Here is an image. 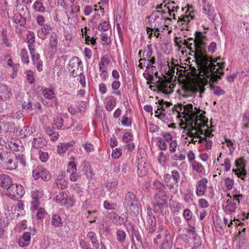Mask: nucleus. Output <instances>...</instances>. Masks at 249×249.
<instances>
[{
    "label": "nucleus",
    "mask_w": 249,
    "mask_h": 249,
    "mask_svg": "<svg viewBox=\"0 0 249 249\" xmlns=\"http://www.w3.org/2000/svg\"><path fill=\"white\" fill-rule=\"evenodd\" d=\"M206 38L207 37L203 35L202 32L196 31L195 33V38L190 37L187 40L189 42H193L194 48L192 53H194V58L199 69L201 71L204 72L207 77H210L212 74H213L212 71L215 72L216 70H215V66L213 63L212 59L205 55ZM218 78H220L218 75L216 73L214 74L212 78V81H216Z\"/></svg>",
    "instance_id": "1"
},
{
    "label": "nucleus",
    "mask_w": 249,
    "mask_h": 249,
    "mask_svg": "<svg viewBox=\"0 0 249 249\" xmlns=\"http://www.w3.org/2000/svg\"><path fill=\"white\" fill-rule=\"evenodd\" d=\"M7 156L4 162L7 170H16L18 165L24 167L26 165L25 158L23 154H16L13 151L7 152Z\"/></svg>",
    "instance_id": "2"
},
{
    "label": "nucleus",
    "mask_w": 249,
    "mask_h": 249,
    "mask_svg": "<svg viewBox=\"0 0 249 249\" xmlns=\"http://www.w3.org/2000/svg\"><path fill=\"white\" fill-rule=\"evenodd\" d=\"M180 180L179 173L177 170H173L171 174H166L164 181L170 191L175 194L178 192V182Z\"/></svg>",
    "instance_id": "3"
},
{
    "label": "nucleus",
    "mask_w": 249,
    "mask_h": 249,
    "mask_svg": "<svg viewBox=\"0 0 249 249\" xmlns=\"http://www.w3.org/2000/svg\"><path fill=\"white\" fill-rule=\"evenodd\" d=\"M193 106L191 104L186 105L184 106L183 108V111L181 112L184 115V117H188L190 118L188 119L189 121L191 123L192 122H195L196 124H198V121L203 122V125L204 126L205 124L207 122V118L204 116L203 114L199 115H196L195 112L193 110ZM186 120L187 118H185Z\"/></svg>",
    "instance_id": "4"
},
{
    "label": "nucleus",
    "mask_w": 249,
    "mask_h": 249,
    "mask_svg": "<svg viewBox=\"0 0 249 249\" xmlns=\"http://www.w3.org/2000/svg\"><path fill=\"white\" fill-rule=\"evenodd\" d=\"M211 59H212V61H213V64L215 66V70H216V71H215V72H213V74H217V75H218L220 77V78H218L217 79L216 81H215V82H213L212 81V78L213 77V76L214 75V74H212L211 76L210 77H207L205 74L204 73V72L203 71H200V70L199 69V67H198V69H196L195 67H191V71L195 74V75H197L198 74V70L199 71V72L200 73H203V76L204 77H205L206 78H208L209 79V82L210 83H216L217 81H218V79H220L221 78V76H223L224 75V72L223 71V69L224 68L225 66H224V62H217L216 63V64H215V63L216 62V60H214L213 59V58L212 57H210ZM196 63H197L196 62ZM197 66H198V65H197ZM213 73V72H212Z\"/></svg>",
    "instance_id": "5"
},
{
    "label": "nucleus",
    "mask_w": 249,
    "mask_h": 249,
    "mask_svg": "<svg viewBox=\"0 0 249 249\" xmlns=\"http://www.w3.org/2000/svg\"><path fill=\"white\" fill-rule=\"evenodd\" d=\"M82 64L81 61L76 56H73L70 59L68 67L70 76L76 77L78 76L79 74H82L83 67L81 66Z\"/></svg>",
    "instance_id": "6"
},
{
    "label": "nucleus",
    "mask_w": 249,
    "mask_h": 249,
    "mask_svg": "<svg viewBox=\"0 0 249 249\" xmlns=\"http://www.w3.org/2000/svg\"><path fill=\"white\" fill-rule=\"evenodd\" d=\"M152 74H154V76L157 77H159L156 85L159 91H161L164 94H169L173 91L172 84L168 79L166 78L163 79L159 77L158 71H156L155 73L152 72Z\"/></svg>",
    "instance_id": "7"
},
{
    "label": "nucleus",
    "mask_w": 249,
    "mask_h": 249,
    "mask_svg": "<svg viewBox=\"0 0 249 249\" xmlns=\"http://www.w3.org/2000/svg\"><path fill=\"white\" fill-rule=\"evenodd\" d=\"M7 190V194L12 198L15 199L21 198L25 192L23 187L16 183H12Z\"/></svg>",
    "instance_id": "8"
},
{
    "label": "nucleus",
    "mask_w": 249,
    "mask_h": 249,
    "mask_svg": "<svg viewBox=\"0 0 249 249\" xmlns=\"http://www.w3.org/2000/svg\"><path fill=\"white\" fill-rule=\"evenodd\" d=\"M33 177L35 180L41 179L47 181L50 179L51 174L44 168L41 166H37L32 171Z\"/></svg>",
    "instance_id": "9"
},
{
    "label": "nucleus",
    "mask_w": 249,
    "mask_h": 249,
    "mask_svg": "<svg viewBox=\"0 0 249 249\" xmlns=\"http://www.w3.org/2000/svg\"><path fill=\"white\" fill-rule=\"evenodd\" d=\"M17 99L21 103L23 109L32 110L33 109L30 95L27 92L20 91L18 93Z\"/></svg>",
    "instance_id": "10"
},
{
    "label": "nucleus",
    "mask_w": 249,
    "mask_h": 249,
    "mask_svg": "<svg viewBox=\"0 0 249 249\" xmlns=\"http://www.w3.org/2000/svg\"><path fill=\"white\" fill-rule=\"evenodd\" d=\"M154 198L160 208L163 209L164 206H167L169 196L165 189L155 191Z\"/></svg>",
    "instance_id": "11"
},
{
    "label": "nucleus",
    "mask_w": 249,
    "mask_h": 249,
    "mask_svg": "<svg viewBox=\"0 0 249 249\" xmlns=\"http://www.w3.org/2000/svg\"><path fill=\"white\" fill-rule=\"evenodd\" d=\"M124 205L126 208L129 207L130 210H131V208H133V209L136 210L137 212L138 211V206L136 196L133 193L130 191L126 193Z\"/></svg>",
    "instance_id": "12"
},
{
    "label": "nucleus",
    "mask_w": 249,
    "mask_h": 249,
    "mask_svg": "<svg viewBox=\"0 0 249 249\" xmlns=\"http://www.w3.org/2000/svg\"><path fill=\"white\" fill-rule=\"evenodd\" d=\"M36 232L35 228L30 227L28 231L24 232L22 236L18 239V243L19 246L21 247L28 246L30 243L31 235H34Z\"/></svg>",
    "instance_id": "13"
},
{
    "label": "nucleus",
    "mask_w": 249,
    "mask_h": 249,
    "mask_svg": "<svg viewBox=\"0 0 249 249\" xmlns=\"http://www.w3.org/2000/svg\"><path fill=\"white\" fill-rule=\"evenodd\" d=\"M132 229V240L136 249H142L143 248V244L142 238L139 231L136 230L134 226L129 223Z\"/></svg>",
    "instance_id": "14"
},
{
    "label": "nucleus",
    "mask_w": 249,
    "mask_h": 249,
    "mask_svg": "<svg viewBox=\"0 0 249 249\" xmlns=\"http://www.w3.org/2000/svg\"><path fill=\"white\" fill-rule=\"evenodd\" d=\"M208 179L206 178H203L198 181L196 184V194L198 196H201L204 195L207 188Z\"/></svg>",
    "instance_id": "15"
},
{
    "label": "nucleus",
    "mask_w": 249,
    "mask_h": 249,
    "mask_svg": "<svg viewBox=\"0 0 249 249\" xmlns=\"http://www.w3.org/2000/svg\"><path fill=\"white\" fill-rule=\"evenodd\" d=\"M26 11L24 12L23 16H21L20 14H16L13 18V21L17 24H18L20 26H23L26 23V19L29 16L28 8L27 6L22 8V10Z\"/></svg>",
    "instance_id": "16"
},
{
    "label": "nucleus",
    "mask_w": 249,
    "mask_h": 249,
    "mask_svg": "<svg viewBox=\"0 0 249 249\" xmlns=\"http://www.w3.org/2000/svg\"><path fill=\"white\" fill-rule=\"evenodd\" d=\"M107 217L109 218L114 223V224L117 225H121L122 224H124V226L126 227L127 231H129L128 227L127 226V225L129 224H126L125 222H124V218L120 216L116 213L111 212L108 213Z\"/></svg>",
    "instance_id": "17"
},
{
    "label": "nucleus",
    "mask_w": 249,
    "mask_h": 249,
    "mask_svg": "<svg viewBox=\"0 0 249 249\" xmlns=\"http://www.w3.org/2000/svg\"><path fill=\"white\" fill-rule=\"evenodd\" d=\"M87 243L89 244L90 242L92 246V249H98L100 247V243L97 240L96 234L93 231H89L88 233L86 238Z\"/></svg>",
    "instance_id": "18"
},
{
    "label": "nucleus",
    "mask_w": 249,
    "mask_h": 249,
    "mask_svg": "<svg viewBox=\"0 0 249 249\" xmlns=\"http://www.w3.org/2000/svg\"><path fill=\"white\" fill-rule=\"evenodd\" d=\"M11 89L6 85L2 84L0 87V99L2 101L9 99L11 95Z\"/></svg>",
    "instance_id": "19"
},
{
    "label": "nucleus",
    "mask_w": 249,
    "mask_h": 249,
    "mask_svg": "<svg viewBox=\"0 0 249 249\" xmlns=\"http://www.w3.org/2000/svg\"><path fill=\"white\" fill-rule=\"evenodd\" d=\"M20 142L19 140L12 138L10 141L5 144V147L10 149L11 151H18L21 148V147L19 146Z\"/></svg>",
    "instance_id": "20"
},
{
    "label": "nucleus",
    "mask_w": 249,
    "mask_h": 249,
    "mask_svg": "<svg viewBox=\"0 0 249 249\" xmlns=\"http://www.w3.org/2000/svg\"><path fill=\"white\" fill-rule=\"evenodd\" d=\"M13 183L12 178L8 175L1 174L0 175V186L7 189Z\"/></svg>",
    "instance_id": "21"
},
{
    "label": "nucleus",
    "mask_w": 249,
    "mask_h": 249,
    "mask_svg": "<svg viewBox=\"0 0 249 249\" xmlns=\"http://www.w3.org/2000/svg\"><path fill=\"white\" fill-rule=\"evenodd\" d=\"M47 142L45 139L38 137L34 138L32 142V146L36 149L43 148L46 145Z\"/></svg>",
    "instance_id": "22"
},
{
    "label": "nucleus",
    "mask_w": 249,
    "mask_h": 249,
    "mask_svg": "<svg viewBox=\"0 0 249 249\" xmlns=\"http://www.w3.org/2000/svg\"><path fill=\"white\" fill-rule=\"evenodd\" d=\"M56 202L61 205H67L68 204V196L64 192L60 193L56 196Z\"/></svg>",
    "instance_id": "23"
},
{
    "label": "nucleus",
    "mask_w": 249,
    "mask_h": 249,
    "mask_svg": "<svg viewBox=\"0 0 249 249\" xmlns=\"http://www.w3.org/2000/svg\"><path fill=\"white\" fill-rule=\"evenodd\" d=\"M33 8L36 12L40 13H44L46 11V8L44 6L43 3L40 0H36L33 5Z\"/></svg>",
    "instance_id": "24"
},
{
    "label": "nucleus",
    "mask_w": 249,
    "mask_h": 249,
    "mask_svg": "<svg viewBox=\"0 0 249 249\" xmlns=\"http://www.w3.org/2000/svg\"><path fill=\"white\" fill-rule=\"evenodd\" d=\"M153 54V50L151 48V46L148 45L147 47L144 50L142 56L143 58H140L139 61H146L147 59L151 58V56Z\"/></svg>",
    "instance_id": "25"
},
{
    "label": "nucleus",
    "mask_w": 249,
    "mask_h": 249,
    "mask_svg": "<svg viewBox=\"0 0 249 249\" xmlns=\"http://www.w3.org/2000/svg\"><path fill=\"white\" fill-rule=\"evenodd\" d=\"M50 47L53 52L56 51L57 45V36L55 33H52L50 37Z\"/></svg>",
    "instance_id": "26"
},
{
    "label": "nucleus",
    "mask_w": 249,
    "mask_h": 249,
    "mask_svg": "<svg viewBox=\"0 0 249 249\" xmlns=\"http://www.w3.org/2000/svg\"><path fill=\"white\" fill-rule=\"evenodd\" d=\"M228 196L230 197V199H228L227 201V205L225 207V212L232 213L235 211L236 206L235 203L231 201V196L229 195H228Z\"/></svg>",
    "instance_id": "27"
},
{
    "label": "nucleus",
    "mask_w": 249,
    "mask_h": 249,
    "mask_svg": "<svg viewBox=\"0 0 249 249\" xmlns=\"http://www.w3.org/2000/svg\"><path fill=\"white\" fill-rule=\"evenodd\" d=\"M55 127L53 126V128L48 126L45 128V131L50 136H53L52 140L53 141L56 140L59 136L58 132H56Z\"/></svg>",
    "instance_id": "28"
},
{
    "label": "nucleus",
    "mask_w": 249,
    "mask_h": 249,
    "mask_svg": "<svg viewBox=\"0 0 249 249\" xmlns=\"http://www.w3.org/2000/svg\"><path fill=\"white\" fill-rule=\"evenodd\" d=\"M171 0H164L163 3L165 4L164 7H166L168 10V13L170 16H172V13L175 12L174 6L175 5L176 3L171 1Z\"/></svg>",
    "instance_id": "29"
},
{
    "label": "nucleus",
    "mask_w": 249,
    "mask_h": 249,
    "mask_svg": "<svg viewBox=\"0 0 249 249\" xmlns=\"http://www.w3.org/2000/svg\"><path fill=\"white\" fill-rule=\"evenodd\" d=\"M87 218L89 223H92L95 222L96 218L98 217V211L96 210L93 211L89 210L87 212Z\"/></svg>",
    "instance_id": "30"
},
{
    "label": "nucleus",
    "mask_w": 249,
    "mask_h": 249,
    "mask_svg": "<svg viewBox=\"0 0 249 249\" xmlns=\"http://www.w3.org/2000/svg\"><path fill=\"white\" fill-rule=\"evenodd\" d=\"M35 41V38L33 37H31L28 40V48L30 50V53L33 60H35V46L34 45Z\"/></svg>",
    "instance_id": "31"
},
{
    "label": "nucleus",
    "mask_w": 249,
    "mask_h": 249,
    "mask_svg": "<svg viewBox=\"0 0 249 249\" xmlns=\"http://www.w3.org/2000/svg\"><path fill=\"white\" fill-rule=\"evenodd\" d=\"M209 19L213 22L215 26H218L221 23L222 19L219 15H216L214 12L213 14H211L208 17Z\"/></svg>",
    "instance_id": "32"
},
{
    "label": "nucleus",
    "mask_w": 249,
    "mask_h": 249,
    "mask_svg": "<svg viewBox=\"0 0 249 249\" xmlns=\"http://www.w3.org/2000/svg\"><path fill=\"white\" fill-rule=\"evenodd\" d=\"M51 223L54 227H59L62 225L61 217L59 215H53L52 217Z\"/></svg>",
    "instance_id": "33"
},
{
    "label": "nucleus",
    "mask_w": 249,
    "mask_h": 249,
    "mask_svg": "<svg viewBox=\"0 0 249 249\" xmlns=\"http://www.w3.org/2000/svg\"><path fill=\"white\" fill-rule=\"evenodd\" d=\"M22 137L27 138L33 134L32 128L29 126H24L19 132Z\"/></svg>",
    "instance_id": "34"
},
{
    "label": "nucleus",
    "mask_w": 249,
    "mask_h": 249,
    "mask_svg": "<svg viewBox=\"0 0 249 249\" xmlns=\"http://www.w3.org/2000/svg\"><path fill=\"white\" fill-rule=\"evenodd\" d=\"M207 122L206 123L204 124V126H202L203 125V122H200V121H198V124H196L195 123V122H192L191 123H192V124H194L196 125V127H196L197 128V130H196V131H197L198 133H199L200 134H204L205 135V131L203 129H202L201 128L202 127H204L205 126H206L208 128V119H207Z\"/></svg>",
    "instance_id": "35"
},
{
    "label": "nucleus",
    "mask_w": 249,
    "mask_h": 249,
    "mask_svg": "<svg viewBox=\"0 0 249 249\" xmlns=\"http://www.w3.org/2000/svg\"><path fill=\"white\" fill-rule=\"evenodd\" d=\"M232 172L241 179L245 180V176L247 174V172L245 169H240L237 168V169H233Z\"/></svg>",
    "instance_id": "36"
},
{
    "label": "nucleus",
    "mask_w": 249,
    "mask_h": 249,
    "mask_svg": "<svg viewBox=\"0 0 249 249\" xmlns=\"http://www.w3.org/2000/svg\"><path fill=\"white\" fill-rule=\"evenodd\" d=\"M117 239L118 241L123 243L125 240L126 238V233L125 231L121 229H119L116 232Z\"/></svg>",
    "instance_id": "37"
},
{
    "label": "nucleus",
    "mask_w": 249,
    "mask_h": 249,
    "mask_svg": "<svg viewBox=\"0 0 249 249\" xmlns=\"http://www.w3.org/2000/svg\"><path fill=\"white\" fill-rule=\"evenodd\" d=\"M197 137L199 138V143H203L207 149H211L213 143L211 141L208 140L206 137H202L200 136H197Z\"/></svg>",
    "instance_id": "38"
},
{
    "label": "nucleus",
    "mask_w": 249,
    "mask_h": 249,
    "mask_svg": "<svg viewBox=\"0 0 249 249\" xmlns=\"http://www.w3.org/2000/svg\"><path fill=\"white\" fill-rule=\"evenodd\" d=\"M203 10L205 14H206L209 17L211 15V14L213 13L214 10L213 7H212L209 3L204 2V5L203 6Z\"/></svg>",
    "instance_id": "39"
},
{
    "label": "nucleus",
    "mask_w": 249,
    "mask_h": 249,
    "mask_svg": "<svg viewBox=\"0 0 249 249\" xmlns=\"http://www.w3.org/2000/svg\"><path fill=\"white\" fill-rule=\"evenodd\" d=\"M178 21L183 22L184 23H182V25H183L185 23V26H183L182 27V28H181V30H189L188 29V26L185 27V26L188 23V22L189 21V16H182L181 17H178Z\"/></svg>",
    "instance_id": "40"
},
{
    "label": "nucleus",
    "mask_w": 249,
    "mask_h": 249,
    "mask_svg": "<svg viewBox=\"0 0 249 249\" xmlns=\"http://www.w3.org/2000/svg\"><path fill=\"white\" fill-rule=\"evenodd\" d=\"M51 27L48 24H45L43 25V27L41 28V30L38 31V36H41V34L45 36L50 33V31L51 30Z\"/></svg>",
    "instance_id": "41"
},
{
    "label": "nucleus",
    "mask_w": 249,
    "mask_h": 249,
    "mask_svg": "<svg viewBox=\"0 0 249 249\" xmlns=\"http://www.w3.org/2000/svg\"><path fill=\"white\" fill-rule=\"evenodd\" d=\"M63 119L61 117H56L53 119V125L57 129H60L63 124Z\"/></svg>",
    "instance_id": "42"
},
{
    "label": "nucleus",
    "mask_w": 249,
    "mask_h": 249,
    "mask_svg": "<svg viewBox=\"0 0 249 249\" xmlns=\"http://www.w3.org/2000/svg\"><path fill=\"white\" fill-rule=\"evenodd\" d=\"M21 57L22 62L27 64L29 63L28 52L25 49H22L21 50Z\"/></svg>",
    "instance_id": "43"
},
{
    "label": "nucleus",
    "mask_w": 249,
    "mask_h": 249,
    "mask_svg": "<svg viewBox=\"0 0 249 249\" xmlns=\"http://www.w3.org/2000/svg\"><path fill=\"white\" fill-rule=\"evenodd\" d=\"M149 26L146 27L147 33H148L149 31H153L155 30L156 31L159 32V24L157 25L156 21L154 20L153 22L149 23Z\"/></svg>",
    "instance_id": "44"
},
{
    "label": "nucleus",
    "mask_w": 249,
    "mask_h": 249,
    "mask_svg": "<svg viewBox=\"0 0 249 249\" xmlns=\"http://www.w3.org/2000/svg\"><path fill=\"white\" fill-rule=\"evenodd\" d=\"M43 95L46 98L51 99L54 97V93L53 91L49 89H45L42 91Z\"/></svg>",
    "instance_id": "45"
},
{
    "label": "nucleus",
    "mask_w": 249,
    "mask_h": 249,
    "mask_svg": "<svg viewBox=\"0 0 249 249\" xmlns=\"http://www.w3.org/2000/svg\"><path fill=\"white\" fill-rule=\"evenodd\" d=\"M116 104V101L114 98L109 100L107 104L106 108L107 111H111Z\"/></svg>",
    "instance_id": "46"
},
{
    "label": "nucleus",
    "mask_w": 249,
    "mask_h": 249,
    "mask_svg": "<svg viewBox=\"0 0 249 249\" xmlns=\"http://www.w3.org/2000/svg\"><path fill=\"white\" fill-rule=\"evenodd\" d=\"M67 171L70 174L75 173L76 172V166L73 161H71L69 163L67 166Z\"/></svg>",
    "instance_id": "47"
},
{
    "label": "nucleus",
    "mask_w": 249,
    "mask_h": 249,
    "mask_svg": "<svg viewBox=\"0 0 249 249\" xmlns=\"http://www.w3.org/2000/svg\"><path fill=\"white\" fill-rule=\"evenodd\" d=\"M146 61V71L149 70L150 68H153L156 67L155 66H154V65L156 63V58L155 57H152L151 58L147 59Z\"/></svg>",
    "instance_id": "48"
},
{
    "label": "nucleus",
    "mask_w": 249,
    "mask_h": 249,
    "mask_svg": "<svg viewBox=\"0 0 249 249\" xmlns=\"http://www.w3.org/2000/svg\"><path fill=\"white\" fill-rule=\"evenodd\" d=\"M2 124H5L3 131L5 132H12L14 130L15 128L13 123L2 122Z\"/></svg>",
    "instance_id": "49"
},
{
    "label": "nucleus",
    "mask_w": 249,
    "mask_h": 249,
    "mask_svg": "<svg viewBox=\"0 0 249 249\" xmlns=\"http://www.w3.org/2000/svg\"><path fill=\"white\" fill-rule=\"evenodd\" d=\"M171 243L169 241L167 234H166L164 242L161 244L160 249H171Z\"/></svg>",
    "instance_id": "50"
},
{
    "label": "nucleus",
    "mask_w": 249,
    "mask_h": 249,
    "mask_svg": "<svg viewBox=\"0 0 249 249\" xmlns=\"http://www.w3.org/2000/svg\"><path fill=\"white\" fill-rule=\"evenodd\" d=\"M157 144L160 149L161 150H165L167 148V144L164 139L160 138L158 140Z\"/></svg>",
    "instance_id": "51"
},
{
    "label": "nucleus",
    "mask_w": 249,
    "mask_h": 249,
    "mask_svg": "<svg viewBox=\"0 0 249 249\" xmlns=\"http://www.w3.org/2000/svg\"><path fill=\"white\" fill-rule=\"evenodd\" d=\"M153 186H154L156 190L155 191H161L165 189V185L158 180H155L154 181Z\"/></svg>",
    "instance_id": "52"
},
{
    "label": "nucleus",
    "mask_w": 249,
    "mask_h": 249,
    "mask_svg": "<svg viewBox=\"0 0 249 249\" xmlns=\"http://www.w3.org/2000/svg\"><path fill=\"white\" fill-rule=\"evenodd\" d=\"M43 192L42 191H36L32 193V198L34 200H38L43 196Z\"/></svg>",
    "instance_id": "53"
},
{
    "label": "nucleus",
    "mask_w": 249,
    "mask_h": 249,
    "mask_svg": "<svg viewBox=\"0 0 249 249\" xmlns=\"http://www.w3.org/2000/svg\"><path fill=\"white\" fill-rule=\"evenodd\" d=\"M116 204L111 203L108 201H105L104 202V207L107 210H114L116 207Z\"/></svg>",
    "instance_id": "54"
},
{
    "label": "nucleus",
    "mask_w": 249,
    "mask_h": 249,
    "mask_svg": "<svg viewBox=\"0 0 249 249\" xmlns=\"http://www.w3.org/2000/svg\"><path fill=\"white\" fill-rule=\"evenodd\" d=\"M193 169L196 171L197 173H202L204 168L201 164L195 161L193 165Z\"/></svg>",
    "instance_id": "55"
},
{
    "label": "nucleus",
    "mask_w": 249,
    "mask_h": 249,
    "mask_svg": "<svg viewBox=\"0 0 249 249\" xmlns=\"http://www.w3.org/2000/svg\"><path fill=\"white\" fill-rule=\"evenodd\" d=\"M102 44L103 45H108L110 43V38H108L106 33H103L101 34Z\"/></svg>",
    "instance_id": "56"
},
{
    "label": "nucleus",
    "mask_w": 249,
    "mask_h": 249,
    "mask_svg": "<svg viewBox=\"0 0 249 249\" xmlns=\"http://www.w3.org/2000/svg\"><path fill=\"white\" fill-rule=\"evenodd\" d=\"M225 185L228 190H231L233 186L234 181L229 178H227L225 180Z\"/></svg>",
    "instance_id": "57"
},
{
    "label": "nucleus",
    "mask_w": 249,
    "mask_h": 249,
    "mask_svg": "<svg viewBox=\"0 0 249 249\" xmlns=\"http://www.w3.org/2000/svg\"><path fill=\"white\" fill-rule=\"evenodd\" d=\"M212 89L213 90L214 94L217 96H220L225 93V91L218 86H213Z\"/></svg>",
    "instance_id": "58"
},
{
    "label": "nucleus",
    "mask_w": 249,
    "mask_h": 249,
    "mask_svg": "<svg viewBox=\"0 0 249 249\" xmlns=\"http://www.w3.org/2000/svg\"><path fill=\"white\" fill-rule=\"evenodd\" d=\"M109 27V23L106 21L101 23L98 26V28L100 30H103L104 31H107Z\"/></svg>",
    "instance_id": "59"
},
{
    "label": "nucleus",
    "mask_w": 249,
    "mask_h": 249,
    "mask_svg": "<svg viewBox=\"0 0 249 249\" xmlns=\"http://www.w3.org/2000/svg\"><path fill=\"white\" fill-rule=\"evenodd\" d=\"M221 166H225V171L228 172L230 170L231 167V160L229 158L225 159L224 163L221 164Z\"/></svg>",
    "instance_id": "60"
},
{
    "label": "nucleus",
    "mask_w": 249,
    "mask_h": 249,
    "mask_svg": "<svg viewBox=\"0 0 249 249\" xmlns=\"http://www.w3.org/2000/svg\"><path fill=\"white\" fill-rule=\"evenodd\" d=\"M26 77L30 84H33L35 82V78L33 75V72L32 71H28L26 72Z\"/></svg>",
    "instance_id": "61"
},
{
    "label": "nucleus",
    "mask_w": 249,
    "mask_h": 249,
    "mask_svg": "<svg viewBox=\"0 0 249 249\" xmlns=\"http://www.w3.org/2000/svg\"><path fill=\"white\" fill-rule=\"evenodd\" d=\"M39 154L40 160L42 162H46L48 160L49 156L47 152H44L40 150Z\"/></svg>",
    "instance_id": "62"
},
{
    "label": "nucleus",
    "mask_w": 249,
    "mask_h": 249,
    "mask_svg": "<svg viewBox=\"0 0 249 249\" xmlns=\"http://www.w3.org/2000/svg\"><path fill=\"white\" fill-rule=\"evenodd\" d=\"M121 123L123 125L130 126L131 124V121L128 119V117L125 114L123 117Z\"/></svg>",
    "instance_id": "63"
},
{
    "label": "nucleus",
    "mask_w": 249,
    "mask_h": 249,
    "mask_svg": "<svg viewBox=\"0 0 249 249\" xmlns=\"http://www.w3.org/2000/svg\"><path fill=\"white\" fill-rule=\"evenodd\" d=\"M183 216L187 220H190L192 217V213L189 209H186L183 212Z\"/></svg>",
    "instance_id": "64"
}]
</instances>
